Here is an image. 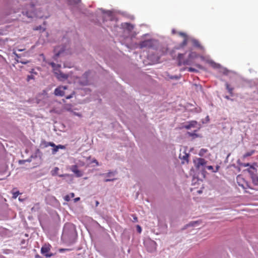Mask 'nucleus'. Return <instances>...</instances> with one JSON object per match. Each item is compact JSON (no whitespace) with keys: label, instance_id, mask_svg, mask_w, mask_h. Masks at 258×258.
Returning <instances> with one entry per match:
<instances>
[{"label":"nucleus","instance_id":"obj_27","mask_svg":"<svg viewBox=\"0 0 258 258\" xmlns=\"http://www.w3.org/2000/svg\"><path fill=\"white\" fill-rule=\"evenodd\" d=\"M180 78V76H171L169 77L170 79H175V80H178Z\"/></svg>","mask_w":258,"mask_h":258},{"label":"nucleus","instance_id":"obj_13","mask_svg":"<svg viewBox=\"0 0 258 258\" xmlns=\"http://www.w3.org/2000/svg\"><path fill=\"white\" fill-rule=\"evenodd\" d=\"M52 143L53 142H47L44 140H41L40 144V147L42 149L47 148L48 146H51V145L52 144Z\"/></svg>","mask_w":258,"mask_h":258},{"label":"nucleus","instance_id":"obj_14","mask_svg":"<svg viewBox=\"0 0 258 258\" xmlns=\"http://www.w3.org/2000/svg\"><path fill=\"white\" fill-rule=\"evenodd\" d=\"M49 64H50V65H51V66L53 68V73H54V74H56V73H57L58 71H60L59 69L61 67L60 64H56L55 63L52 62H50Z\"/></svg>","mask_w":258,"mask_h":258},{"label":"nucleus","instance_id":"obj_37","mask_svg":"<svg viewBox=\"0 0 258 258\" xmlns=\"http://www.w3.org/2000/svg\"><path fill=\"white\" fill-rule=\"evenodd\" d=\"M25 162H26L25 160H20L19 161V163L20 164H24Z\"/></svg>","mask_w":258,"mask_h":258},{"label":"nucleus","instance_id":"obj_39","mask_svg":"<svg viewBox=\"0 0 258 258\" xmlns=\"http://www.w3.org/2000/svg\"><path fill=\"white\" fill-rule=\"evenodd\" d=\"M41 27L40 26L39 27H36L35 28H34V30H41Z\"/></svg>","mask_w":258,"mask_h":258},{"label":"nucleus","instance_id":"obj_6","mask_svg":"<svg viewBox=\"0 0 258 258\" xmlns=\"http://www.w3.org/2000/svg\"><path fill=\"white\" fill-rule=\"evenodd\" d=\"M179 35L181 36H183L184 37L183 41L179 45V46L177 47H175L174 49H179L180 48L184 47L185 45H186L187 43V38L186 35L182 32L179 33Z\"/></svg>","mask_w":258,"mask_h":258},{"label":"nucleus","instance_id":"obj_40","mask_svg":"<svg viewBox=\"0 0 258 258\" xmlns=\"http://www.w3.org/2000/svg\"><path fill=\"white\" fill-rule=\"evenodd\" d=\"M133 219H134L133 222H137L138 221V218L136 216H134Z\"/></svg>","mask_w":258,"mask_h":258},{"label":"nucleus","instance_id":"obj_5","mask_svg":"<svg viewBox=\"0 0 258 258\" xmlns=\"http://www.w3.org/2000/svg\"><path fill=\"white\" fill-rule=\"evenodd\" d=\"M51 147H52V154L55 155L58 151L59 149H65L66 146L62 145H56L54 143H52L51 145Z\"/></svg>","mask_w":258,"mask_h":258},{"label":"nucleus","instance_id":"obj_48","mask_svg":"<svg viewBox=\"0 0 258 258\" xmlns=\"http://www.w3.org/2000/svg\"><path fill=\"white\" fill-rule=\"evenodd\" d=\"M64 176H65V175H64V174H61V175H59V177H63Z\"/></svg>","mask_w":258,"mask_h":258},{"label":"nucleus","instance_id":"obj_31","mask_svg":"<svg viewBox=\"0 0 258 258\" xmlns=\"http://www.w3.org/2000/svg\"><path fill=\"white\" fill-rule=\"evenodd\" d=\"M74 92H73L72 94H71V95H68V96H66V99H70V98H72V97H73V95H74Z\"/></svg>","mask_w":258,"mask_h":258},{"label":"nucleus","instance_id":"obj_34","mask_svg":"<svg viewBox=\"0 0 258 258\" xmlns=\"http://www.w3.org/2000/svg\"><path fill=\"white\" fill-rule=\"evenodd\" d=\"M206 168L208 169V170H213V167L211 165H209V166H207L206 167Z\"/></svg>","mask_w":258,"mask_h":258},{"label":"nucleus","instance_id":"obj_21","mask_svg":"<svg viewBox=\"0 0 258 258\" xmlns=\"http://www.w3.org/2000/svg\"><path fill=\"white\" fill-rule=\"evenodd\" d=\"M254 152H255V151L253 150H251V151H250L249 152H247V153H246L245 154L243 155V158H246L247 157L250 156Z\"/></svg>","mask_w":258,"mask_h":258},{"label":"nucleus","instance_id":"obj_46","mask_svg":"<svg viewBox=\"0 0 258 258\" xmlns=\"http://www.w3.org/2000/svg\"><path fill=\"white\" fill-rule=\"evenodd\" d=\"M99 203L98 201H96V206H97L99 205Z\"/></svg>","mask_w":258,"mask_h":258},{"label":"nucleus","instance_id":"obj_3","mask_svg":"<svg viewBox=\"0 0 258 258\" xmlns=\"http://www.w3.org/2000/svg\"><path fill=\"white\" fill-rule=\"evenodd\" d=\"M153 46V41L150 39L141 41L139 44L140 48H151Z\"/></svg>","mask_w":258,"mask_h":258},{"label":"nucleus","instance_id":"obj_2","mask_svg":"<svg viewBox=\"0 0 258 258\" xmlns=\"http://www.w3.org/2000/svg\"><path fill=\"white\" fill-rule=\"evenodd\" d=\"M194 163L197 169H200L201 168L203 167L206 165L207 161L204 158H199L194 161Z\"/></svg>","mask_w":258,"mask_h":258},{"label":"nucleus","instance_id":"obj_35","mask_svg":"<svg viewBox=\"0 0 258 258\" xmlns=\"http://www.w3.org/2000/svg\"><path fill=\"white\" fill-rule=\"evenodd\" d=\"M220 168V166H218V165H217L216 167V169L215 170H213V172H216L218 171L219 169Z\"/></svg>","mask_w":258,"mask_h":258},{"label":"nucleus","instance_id":"obj_50","mask_svg":"<svg viewBox=\"0 0 258 258\" xmlns=\"http://www.w3.org/2000/svg\"><path fill=\"white\" fill-rule=\"evenodd\" d=\"M76 114L78 116H80V117L81 116V114H79V113Z\"/></svg>","mask_w":258,"mask_h":258},{"label":"nucleus","instance_id":"obj_10","mask_svg":"<svg viewBox=\"0 0 258 258\" xmlns=\"http://www.w3.org/2000/svg\"><path fill=\"white\" fill-rule=\"evenodd\" d=\"M248 172L249 173L251 178L252 180V182L255 185L258 184V176L257 175L254 173L253 171H251L250 169L247 170Z\"/></svg>","mask_w":258,"mask_h":258},{"label":"nucleus","instance_id":"obj_25","mask_svg":"<svg viewBox=\"0 0 258 258\" xmlns=\"http://www.w3.org/2000/svg\"><path fill=\"white\" fill-rule=\"evenodd\" d=\"M59 170V168L57 167H55L51 171V174L53 176L56 175L57 174L58 171Z\"/></svg>","mask_w":258,"mask_h":258},{"label":"nucleus","instance_id":"obj_1","mask_svg":"<svg viewBox=\"0 0 258 258\" xmlns=\"http://www.w3.org/2000/svg\"><path fill=\"white\" fill-rule=\"evenodd\" d=\"M198 55L196 52L190 51L187 57H185V53H178L176 57V60L178 66L181 65H190L193 60L197 58Z\"/></svg>","mask_w":258,"mask_h":258},{"label":"nucleus","instance_id":"obj_32","mask_svg":"<svg viewBox=\"0 0 258 258\" xmlns=\"http://www.w3.org/2000/svg\"><path fill=\"white\" fill-rule=\"evenodd\" d=\"M171 55L173 57V59H175V55H174V50H173L171 52Z\"/></svg>","mask_w":258,"mask_h":258},{"label":"nucleus","instance_id":"obj_49","mask_svg":"<svg viewBox=\"0 0 258 258\" xmlns=\"http://www.w3.org/2000/svg\"><path fill=\"white\" fill-rule=\"evenodd\" d=\"M65 250H66V249H60L59 250V251H64Z\"/></svg>","mask_w":258,"mask_h":258},{"label":"nucleus","instance_id":"obj_9","mask_svg":"<svg viewBox=\"0 0 258 258\" xmlns=\"http://www.w3.org/2000/svg\"><path fill=\"white\" fill-rule=\"evenodd\" d=\"M64 49L63 47L60 48L59 46L56 47L54 49V52L55 53V55L54 56V59H56L61 54L63 53Z\"/></svg>","mask_w":258,"mask_h":258},{"label":"nucleus","instance_id":"obj_26","mask_svg":"<svg viewBox=\"0 0 258 258\" xmlns=\"http://www.w3.org/2000/svg\"><path fill=\"white\" fill-rule=\"evenodd\" d=\"M20 194L19 191L13 192V198L16 199L17 197Z\"/></svg>","mask_w":258,"mask_h":258},{"label":"nucleus","instance_id":"obj_38","mask_svg":"<svg viewBox=\"0 0 258 258\" xmlns=\"http://www.w3.org/2000/svg\"><path fill=\"white\" fill-rule=\"evenodd\" d=\"M92 162L95 163L96 164V165H99L98 162L96 159H93Z\"/></svg>","mask_w":258,"mask_h":258},{"label":"nucleus","instance_id":"obj_29","mask_svg":"<svg viewBox=\"0 0 258 258\" xmlns=\"http://www.w3.org/2000/svg\"><path fill=\"white\" fill-rule=\"evenodd\" d=\"M188 71L190 72H194L196 71V70L195 69L192 68H188Z\"/></svg>","mask_w":258,"mask_h":258},{"label":"nucleus","instance_id":"obj_16","mask_svg":"<svg viewBox=\"0 0 258 258\" xmlns=\"http://www.w3.org/2000/svg\"><path fill=\"white\" fill-rule=\"evenodd\" d=\"M197 130L194 131V133H190V132H187V135H188V136L192 137V139H195L196 138H198L199 137V135L198 134H197L196 132H197Z\"/></svg>","mask_w":258,"mask_h":258},{"label":"nucleus","instance_id":"obj_33","mask_svg":"<svg viewBox=\"0 0 258 258\" xmlns=\"http://www.w3.org/2000/svg\"><path fill=\"white\" fill-rule=\"evenodd\" d=\"M137 227L138 232L139 233H141L142 231V228H141V226H140L139 225H137Z\"/></svg>","mask_w":258,"mask_h":258},{"label":"nucleus","instance_id":"obj_15","mask_svg":"<svg viewBox=\"0 0 258 258\" xmlns=\"http://www.w3.org/2000/svg\"><path fill=\"white\" fill-rule=\"evenodd\" d=\"M42 156V153L40 151V150L39 149H37L35 151V153L31 156V158H41Z\"/></svg>","mask_w":258,"mask_h":258},{"label":"nucleus","instance_id":"obj_4","mask_svg":"<svg viewBox=\"0 0 258 258\" xmlns=\"http://www.w3.org/2000/svg\"><path fill=\"white\" fill-rule=\"evenodd\" d=\"M67 89L66 86H60L54 90V95L58 96H63L64 95V91Z\"/></svg>","mask_w":258,"mask_h":258},{"label":"nucleus","instance_id":"obj_45","mask_svg":"<svg viewBox=\"0 0 258 258\" xmlns=\"http://www.w3.org/2000/svg\"><path fill=\"white\" fill-rule=\"evenodd\" d=\"M209 119V116H207L206 117V120H206V121H205H205H203V123H206L207 122H208V121Z\"/></svg>","mask_w":258,"mask_h":258},{"label":"nucleus","instance_id":"obj_24","mask_svg":"<svg viewBox=\"0 0 258 258\" xmlns=\"http://www.w3.org/2000/svg\"><path fill=\"white\" fill-rule=\"evenodd\" d=\"M179 158L184 161H186V162H188V154L185 153V154L183 156H181V155L179 156Z\"/></svg>","mask_w":258,"mask_h":258},{"label":"nucleus","instance_id":"obj_23","mask_svg":"<svg viewBox=\"0 0 258 258\" xmlns=\"http://www.w3.org/2000/svg\"><path fill=\"white\" fill-rule=\"evenodd\" d=\"M226 89H227L228 92L231 94V95H232L233 94V88L231 87L230 86V85L228 84V83H226Z\"/></svg>","mask_w":258,"mask_h":258},{"label":"nucleus","instance_id":"obj_19","mask_svg":"<svg viewBox=\"0 0 258 258\" xmlns=\"http://www.w3.org/2000/svg\"><path fill=\"white\" fill-rule=\"evenodd\" d=\"M199 224V221H192L190 222L189 224L187 225V226H191V227H196Z\"/></svg>","mask_w":258,"mask_h":258},{"label":"nucleus","instance_id":"obj_51","mask_svg":"<svg viewBox=\"0 0 258 258\" xmlns=\"http://www.w3.org/2000/svg\"><path fill=\"white\" fill-rule=\"evenodd\" d=\"M34 69H32V71L31 72V73H34Z\"/></svg>","mask_w":258,"mask_h":258},{"label":"nucleus","instance_id":"obj_12","mask_svg":"<svg viewBox=\"0 0 258 258\" xmlns=\"http://www.w3.org/2000/svg\"><path fill=\"white\" fill-rule=\"evenodd\" d=\"M197 124V122L196 121H191L186 124L183 125L182 127L185 128L187 130L190 129L192 127H195L196 125Z\"/></svg>","mask_w":258,"mask_h":258},{"label":"nucleus","instance_id":"obj_30","mask_svg":"<svg viewBox=\"0 0 258 258\" xmlns=\"http://www.w3.org/2000/svg\"><path fill=\"white\" fill-rule=\"evenodd\" d=\"M115 179V178H108V179H105L104 181L105 182H109V181H114Z\"/></svg>","mask_w":258,"mask_h":258},{"label":"nucleus","instance_id":"obj_47","mask_svg":"<svg viewBox=\"0 0 258 258\" xmlns=\"http://www.w3.org/2000/svg\"><path fill=\"white\" fill-rule=\"evenodd\" d=\"M19 200L20 201L22 202V201H24V199H21V198H19Z\"/></svg>","mask_w":258,"mask_h":258},{"label":"nucleus","instance_id":"obj_28","mask_svg":"<svg viewBox=\"0 0 258 258\" xmlns=\"http://www.w3.org/2000/svg\"><path fill=\"white\" fill-rule=\"evenodd\" d=\"M31 79H34V76L32 75H28L27 77V81H29Z\"/></svg>","mask_w":258,"mask_h":258},{"label":"nucleus","instance_id":"obj_41","mask_svg":"<svg viewBox=\"0 0 258 258\" xmlns=\"http://www.w3.org/2000/svg\"><path fill=\"white\" fill-rule=\"evenodd\" d=\"M32 158H31V157H30L29 159L25 160V161H26V162H30L32 161Z\"/></svg>","mask_w":258,"mask_h":258},{"label":"nucleus","instance_id":"obj_22","mask_svg":"<svg viewBox=\"0 0 258 258\" xmlns=\"http://www.w3.org/2000/svg\"><path fill=\"white\" fill-rule=\"evenodd\" d=\"M101 175H104L108 177H110L111 176H113L115 175V172L112 171H109L106 174H101Z\"/></svg>","mask_w":258,"mask_h":258},{"label":"nucleus","instance_id":"obj_36","mask_svg":"<svg viewBox=\"0 0 258 258\" xmlns=\"http://www.w3.org/2000/svg\"><path fill=\"white\" fill-rule=\"evenodd\" d=\"M17 62H21V63H22V64H27V63H28V62H29V61H22V60H21V61H19L18 60H17Z\"/></svg>","mask_w":258,"mask_h":258},{"label":"nucleus","instance_id":"obj_7","mask_svg":"<svg viewBox=\"0 0 258 258\" xmlns=\"http://www.w3.org/2000/svg\"><path fill=\"white\" fill-rule=\"evenodd\" d=\"M49 245H45L41 247V252L42 254L47 257H50L52 255V254H48L47 252L50 250Z\"/></svg>","mask_w":258,"mask_h":258},{"label":"nucleus","instance_id":"obj_11","mask_svg":"<svg viewBox=\"0 0 258 258\" xmlns=\"http://www.w3.org/2000/svg\"><path fill=\"white\" fill-rule=\"evenodd\" d=\"M71 171L74 172L77 177H81L83 175L82 172L78 169L77 165H73L71 167Z\"/></svg>","mask_w":258,"mask_h":258},{"label":"nucleus","instance_id":"obj_43","mask_svg":"<svg viewBox=\"0 0 258 258\" xmlns=\"http://www.w3.org/2000/svg\"><path fill=\"white\" fill-rule=\"evenodd\" d=\"M243 166L244 167H247V166H250V164H249V163H244L243 164Z\"/></svg>","mask_w":258,"mask_h":258},{"label":"nucleus","instance_id":"obj_44","mask_svg":"<svg viewBox=\"0 0 258 258\" xmlns=\"http://www.w3.org/2000/svg\"><path fill=\"white\" fill-rule=\"evenodd\" d=\"M80 200V198H76L74 199V201L75 202H77L78 201H79V200Z\"/></svg>","mask_w":258,"mask_h":258},{"label":"nucleus","instance_id":"obj_18","mask_svg":"<svg viewBox=\"0 0 258 258\" xmlns=\"http://www.w3.org/2000/svg\"><path fill=\"white\" fill-rule=\"evenodd\" d=\"M74 196H75L74 193L72 192L70 194V195H66L64 197V199L66 201L69 202L71 200V198L74 197Z\"/></svg>","mask_w":258,"mask_h":258},{"label":"nucleus","instance_id":"obj_42","mask_svg":"<svg viewBox=\"0 0 258 258\" xmlns=\"http://www.w3.org/2000/svg\"><path fill=\"white\" fill-rule=\"evenodd\" d=\"M195 45H196L198 47L200 46V45L199 42H198V41L195 42Z\"/></svg>","mask_w":258,"mask_h":258},{"label":"nucleus","instance_id":"obj_17","mask_svg":"<svg viewBox=\"0 0 258 258\" xmlns=\"http://www.w3.org/2000/svg\"><path fill=\"white\" fill-rule=\"evenodd\" d=\"M149 244H150V245L151 246L152 248L149 249V250L151 252V251H154V250H155L156 249V242L154 241H153V240H150L149 241Z\"/></svg>","mask_w":258,"mask_h":258},{"label":"nucleus","instance_id":"obj_8","mask_svg":"<svg viewBox=\"0 0 258 258\" xmlns=\"http://www.w3.org/2000/svg\"><path fill=\"white\" fill-rule=\"evenodd\" d=\"M55 76L59 81H64L67 80L69 77V76L67 74H63L60 71H58L57 73H56Z\"/></svg>","mask_w":258,"mask_h":258},{"label":"nucleus","instance_id":"obj_20","mask_svg":"<svg viewBox=\"0 0 258 258\" xmlns=\"http://www.w3.org/2000/svg\"><path fill=\"white\" fill-rule=\"evenodd\" d=\"M208 151V150L206 149L202 148L201 149L199 153V155L201 157L203 156L206 153H207Z\"/></svg>","mask_w":258,"mask_h":258},{"label":"nucleus","instance_id":"obj_52","mask_svg":"<svg viewBox=\"0 0 258 258\" xmlns=\"http://www.w3.org/2000/svg\"><path fill=\"white\" fill-rule=\"evenodd\" d=\"M39 257V256L38 255H36V258H38Z\"/></svg>","mask_w":258,"mask_h":258}]
</instances>
